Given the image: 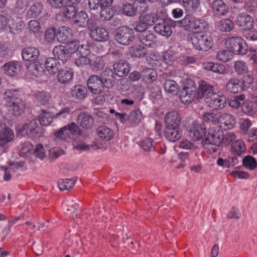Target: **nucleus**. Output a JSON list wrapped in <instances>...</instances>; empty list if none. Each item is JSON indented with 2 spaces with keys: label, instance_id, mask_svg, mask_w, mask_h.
Listing matches in <instances>:
<instances>
[{
  "label": "nucleus",
  "instance_id": "6e6552de",
  "mask_svg": "<svg viewBox=\"0 0 257 257\" xmlns=\"http://www.w3.org/2000/svg\"><path fill=\"white\" fill-rule=\"evenodd\" d=\"M218 125L220 128L224 130L233 128L235 124V117L233 115L227 113H218Z\"/></svg>",
  "mask_w": 257,
  "mask_h": 257
},
{
  "label": "nucleus",
  "instance_id": "864d4df0",
  "mask_svg": "<svg viewBox=\"0 0 257 257\" xmlns=\"http://www.w3.org/2000/svg\"><path fill=\"white\" fill-rule=\"evenodd\" d=\"M130 53L136 57H143L147 53V50L141 45H137L131 47Z\"/></svg>",
  "mask_w": 257,
  "mask_h": 257
},
{
  "label": "nucleus",
  "instance_id": "f8f14e48",
  "mask_svg": "<svg viewBox=\"0 0 257 257\" xmlns=\"http://www.w3.org/2000/svg\"><path fill=\"white\" fill-rule=\"evenodd\" d=\"M166 16L165 12L163 11H157L156 14L150 13L140 17V20L142 21L144 24L149 28L150 26H153L156 21L159 19H165Z\"/></svg>",
  "mask_w": 257,
  "mask_h": 257
},
{
  "label": "nucleus",
  "instance_id": "1a4fd4ad",
  "mask_svg": "<svg viewBox=\"0 0 257 257\" xmlns=\"http://www.w3.org/2000/svg\"><path fill=\"white\" fill-rule=\"evenodd\" d=\"M9 111L13 115L19 116L23 114L26 108L25 101L22 98H17L13 102L6 103Z\"/></svg>",
  "mask_w": 257,
  "mask_h": 257
},
{
  "label": "nucleus",
  "instance_id": "4be33fe9",
  "mask_svg": "<svg viewBox=\"0 0 257 257\" xmlns=\"http://www.w3.org/2000/svg\"><path fill=\"white\" fill-rule=\"evenodd\" d=\"M53 53L55 58L61 62L62 65L70 57L66 48L62 45L55 46L53 50Z\"/></svg>",
  "mask_w": 257,
  "mask_h": 257
},
{
  "label": "nucleus",
  "instance_id": "f03ea898",
  "mask_svg": "<svg viewBox=\"0 0 257 257\" xmlns=\"http://www.w3.org/2000/svg\"><path fill=\"white\" fill-rule=\"evenodd\" d=\"M188 40L197 50L206 51L212 46L211 38L201 33H193L188 36Z\"/></svg>",
  "mask_w": 257,
  "mask_h": 257
},
{
  "label": "nucleus",
  "instance_id": "393cba45",
  "mask_svg": "<svg viewBox=\"0 0 257 257\" xmlns=\"http://www.w3.org/2000/svg\"><path fill=\"white\" fill-rule=\"evenodd\" d=\"M61 62L56 58L49 57L45 62L46 68L51 74H55L61 69Z\"/></svg>",
  "mask_w": 257,
  "mask_h": 257
},
{
  "label": "nucleus",
  "instance_id": "338daca9",
  "mask_svg": "<svg viewBox=\"0 0 257 257\" xmlns=\"http://www.w3.org/2000/svg\"><path fill=\"white\" fill-rule=\"evenodd\" d=\"M243 36L247 40H257V31L254 29H248L243 31Z\"/></svg>",
  "mask_w": 257,
  "mask_h": 257
},
{
  "label": "nucleus",
  "instance_id": "dca6fc26",
  "mask_svg": "<svg viewBox=\"0 0 257 257\" xmlns=\"http://www.w3.org/2000/svg\"><path fill=\"white\" fill-rule=\"evenodd\" d=\"M77 123L85 129L91 128L94 120L92 116L87 112H82L79 113L77 118Z\"/></svg>",
  "mask_w": 257,
  "mask_h": 257
},
{
  "label": "nucleus",
  "instance_id": "e433bc0d",
  "mask_svg": "<svg viewBox=\"0 0 257 257\" xmlns=\"http://www.w3.org/2000/svg\"><path fill=\"white\" fill-rule=\"evenodd\" d=\"M57 79L61 83L65 84L69 82L72 79L73 73L70 69H61L58 71Z\"/></svg>",
  "mask_w": 257,
  "mask_h": 257
},
{
  "label": "nucleus",
  "instance_id": "7ed1b4c3",
  "mask_svg": "<svg viewBox=\"0 0 257 257\" xmlns=\"http://www.w3.org/2000/svg\"><path fill=\"white\" fill-rule=\"evenodd\" d=\"M226 45L228 50L235 54L244 55L247 53L246 43L241 37L229 38L227 40Z\"/></svg>",
  "mask_w": 257,
  "mask_h": 257
},
{
  "label": "nucleus",
  "instance_id": "2f4dec72",
  "mask_svg": "<svg viewBox=\"0 0 257 257\" xmlns=\"http://www.w3.org/2000/svg\"><path fill=\"white\" fill-rule=\"evenodd\" d=\"M113 73L109 68H106L100 74V77L105 84V87L110 88L114 84Z\"/></svg>",
  "mask_w": 257,
  "mask_h": 257
},
{
  "label": "nucleus",
  "instance_id": "5701e85b",
  "mask_svg": "<svg viewBox=\"0 0 257 257\" xmlns=\"http://www.w3.org/2000/svg\"><path fill=\"white\" fill-rule=\"evenodd\" d=\"M162 20V22L156 24L154 28V30L157 33L163 36L168 37L172 34L171 26L167 21H165L164 19Z\"/></svg>",
  "mask_w": 257,
  "mask_h": 257
},
{
  "label": "nucleus",
  "instance_id": "ea45409f",
  "mask_svg": "<svg viewBox=\"0 0 257 257\" xmlns=\"http://www.w3.org/2000/svg\"><path fill=\"white\" fill-rule=\"evenodd\" d=\"M55 115H52L46 110H41L39 115V123L41 125H49L53 121Z\"/></svg>",
  "mask_w": 257,
  "mask_h": 257
},
{
  "label": "nucleus",
  "instance_id": "774afa93",
  "mask_svg": "<svg viewBox=\"0 0 257 257\" xmlns=\"http://www.w3.org/2000/svg\"><path fill=\"white\" fill-rule=\"evenodd\" d=\"M179 147L183 149L193 150L196 149L197 147L190 141L187 139H183L180 143Z\"/></svg>",
  "mask_w": 257,
  "mask_h": 257
},
{
  "label": "nucleus",
  "instance_id": "58836bf2",
  "mask_svg": "<svg viewBox=\"0 0 257 257\" xmlns=\"http://www.w3.org/2000/svg\"><path fill=\"white\" fill-rule=\"evenodd\" d=\"M86 88L81 85H75L71 90V94L73 97L77 99H83L87 94Z\"/></svg>",
  "mask_w": 257,
  "mask_h": 257
},
{
  "label": "nucleus",
  "instance_id": "5fc2aeb1",
  "mask_svg": "<svg viewBox=\"0 0 257 257\" xmlns=\"http://www.w3.org/2000/svg\"><path fill=\"white\" fill-rule=\"evenodd\" d=\"M100 18L101 20L106 21L111 19L114 15L113 11L109 7H103L101 8Z\"/></svg>",
  "mask_w": 257,
  "mask_h": 257
},
{
  "label": "nucleus",
  "instance_id": "a878e982",
  "mask_svg": "<svg viewBox=\"0 0 257 257\" xmlns=\"http://www.w3.org/2000/svg\"><path fill=\"white\" fill-rule=\"evenodd\" d=\"M226 88L230 93L240 92L243 89V82L236 78L231 79L226 84Z\"/></svg>",
  "mask_w": 257,
  "mask_h": 257
},
{
  "label": "nucleus",
  "instance_id": "de8ad7c7",
  "mask_svg": "<svg viewBox=\"0 0 257 257\" xmlns=\"http://www.w3.org/2000/svg\"><path fill=\"white\" fill-rule=\"evenodd\" d=\"M74 179H61L58 181V186L60 190L64 191L72 188L75 184Z\"/></svg>",
  "mask_w": 257,
  "mask_h": 257
},
{
  "label": "nucleus",
  "instance_id": "f704fd0d",
  "mask_svg": "<svg viewBox=\"0 0 257 257\" xmlns=\"http://www.w3.org/2000/svg\"><path fill=\"white\" fill-rule=\"evenodd\" d=\"M114 72L118 76L123 77L126 75L129 71V66L127 63L124 61H121L113 64Z\"/></svg>",
  "mask_w": 257,
  "mask_h": 257
},
{
  "label": "nucleus",
  "instance_id": "cd10ccee",
  "mask_svg": "<svg viewBox=\"0 0 257 257\" xmlns=\"http://www.w3.org/2000/svg\"><path fill=\"white\" fill-rule=\"evenodd\" d=\"M72 37V30L68 27L62 26L58 31L57 38L59 42L66 43L71 40Z\"/></svg>",
  "mask_w": 257,
  "mask_h": 257
},
{
  "label": "nucleus",
  "instance_id": "603ef678",
  "mask_svg": "<svg viewBox=\"0 0 257 257\" xmlns=\"http://www.w3.org/2000/svg\"><path fill=\"white\" fill-rule=\"evenodd\" d=\"M243 166L250 170H254L257 166L255 159L251 156H247L242 160Z\"/></svg>",
  "mask_w": 257,
  "mask_h": 257
},
{
  "label": "nucleus",
  "instance_id": "b1692460",
  "mask_svg": "<svg viewBox=\"0 0 257 257\" xmlns=\"http://www.w3.org/2000/svg\"><path fill=\"white\" fill-rule=\"evenodd\" d=\"M179 3L189 13H194L199 8L200 0H179Z\"/></svg>",
  "mask_w": 257,
  "mask_h": 257
},
{
  "label": "nucleus",
  "instance_id": "a18cd8bd",
  "mask_svg": "<svg viewBox=\"0 0 257 257\" xmlns=\"http://www.w3.org/2000/svg\"><path fill=\"white\" fill-rule=\"evenodd\" d=\"M164 88L166 92L171 95H176L178 93V85L175 81L166 80L164 84Z\"/></svg>",
  "mask_w": 257,
  "mask_h": 257
},
{
  "label": "nucleus",
  "instance_id": "412c9836",
  "mask_svg": "<svg viewBox=\"0 0 257 257\" xmlns=\"http://www.w3.org/2000/svg\"><path fill=\"white\" fill-rule=\"evenodd\" d=\"M211 8L216 16H224L228 12V7L222 0H214L211 3Z\"/></svg>",
  "mask_w": 257,
  "mask_h": 257
},
{
  "label": "nucleus",
  "instance_id": "6e6d98bb",
  "mask_svg": "<svg viewBox=\"0 0 257 257\" xmlns=\"http://www.w3.org/2000/svg\"><path fill=\"white\" fill-rule=\"evenodd\" d=\"M241 109L243 113L248 115H253L256 112L254 104L251 101L244 102L242 105Z\"/></svg>",
  "mask_w": 257,
  "mask_h": 257
},
{
  "label": "nucleus",
  "instance_id": "69168bd1",
  "mask_svg": "<svg viewBox=\"0 0 257 257\" xmlns=\"http://www.w3.org/2000/svg\"><path fill=\"white\" fill-rule=\"evenodd\" d=\"M240 131L243 134H247L248 128L251 126V121L248 118H242L240 120Z\"/></svg>",
  "mask_w": 257,
  "mask_h": 257
},
{
  "label": "nucleus",
  "instance_id": "bf43d9fd",
  "mask_svg": "<svg viewBox=\"0 0 257 257\" xmlns=\"http://www.w3.org/2000/svg\"><path fill=\"white\" fill-rule=\"evenodd\" d=\"M155 144L151 138H146L141 143V147L145 151H152L155 149Z\"/></svg>",
  "mask_w": 257,
  "mask_h": 257
},
{
  "label": "nucleus",
  "instance_id": "c03bdc74",
  "mask_svg": "<svg viewBox=\"0 0 257 257\" xmlns=\"http://www.w3.org/2000/svg\"><path fill=\"white\" fill-rule=\"evenodd\" d=\"M217 29L222 32H229L234 27V24L229 19H223L217 24Z\"/></svg>",
  "mask_w": 257,
  "mask_h": 257
},
{
  "label": "nucleus",
  "instance_id": "72a5a7b5",
  "mask_svg": "<svg viewBox=\"0 0 257 257\" xmlns=\"http://www.w3.org/2000/svg\"><path fill=\"white\" fill-rule=\"evenodd\" d=\"M139 38L143 44L150 47L154 43L156 36L152 32L146 31L140 33Z\"/></svg>",
  "mask_w": 257,
  "mask_h": 257
},
{
  "label": "nucleus",
  "instance_id": "ddd939ff",
  "mask_svg": "<svg viewBox=\"0 0 257 257\" xmlns=\"http://www.w3.org/2000/svg\"><path fill=\"white\" fill-rule=\"evenodd\" d=\"M235 23L239 29L244 31L246 29L252 28L253 26L252 18L246 13L238 15L236 18Z\"/></svg>",
  "mask_w": 257,
  "mask_h": 257
},
{
  "label": "nucleus",
  "instance_id": "0e129e2a",
  "mask_svg": "<svg viewBox=\"0 0 257 257\" xmlns=\"http://www.w3.org/2000/svg\"><path fill=\"white\" fill-rule=\"evenodd\" d=\"M71 114V108L66 106L62 108L58 112L56 113L54 117L60 119H64L67 117Z\"/></svg>",
  "mask_w": 257,
  "mask_h": 257
},
{
  "label": "nucleus",
  "instance_id": "13d9d810",
  "mask_svg": "<svg viewBox=\"0 0 257 257\" xmlns=\"http://www.w3.org/2000/svg\"><path fill=\"white\" fill-rule=\"evenodd\" d=\"M142 117V112L139 110H135L131 112L128 120L131 123L138 124L140 122Z\"/></svg>",
  "mask_w": 257,
  "mask_h": 257
},
{
  "label": "nucleus",
  "instance_id": "79ce46f5",
  "mask_svg": "<svg viewBox=\"0 0 257 257\" xmlns=\"http://www.w3.org/2000/svg\"><path fill=\"white\" fill-rule=\"evenodd\" d=\"M231 150L236 155L240 156L246 151V147L243 141L238 140L231 145Z\"/></svg>",
  "mask_w": 257,
  "mask_h": 257
},
{
  "label": "nucleus",
  "instance_id": "680f3d73",
  "mask_svg": "<svg viewBox=\"0 0 257 257\" xmlns=\"http://www.w3.org/2000/svg\"><path fill=\"white\" fill-rule=\"evenodd\" d=\"M218 113L213 112H206L203 115V119L206 122H212L213 123H218Z\"/></svg>",
  "mask_w": 257,
  "mask_h": 257
},
{
  "label": "nucleus",
  "instance_id": "2eb2a0df",
  "mask_svg": "<svg viewBox=\"0 0 257 257\" xmlns=\"http://www.w3.org/2000/svg\"><path fill=\"white\" fill-rule=\"evenodd\" d=\"M166 128L180 127L181 117L177 111L167 112L165 116Z\"/></svg>",
  "mask_w": 257,
  "mask_h": 257
},
{
  "label": "nucleus",
  "instance_id": "3c124183",
  "mask_svg": "<svg viewBox=\"0 0 257 257\" xmlns=\"http://www.w3.org/2000/svg\"><path fill=\"white\" fill-rule=\"evenodd\" d=\"M234 69L238 75H242L246 73L248 71V66L246 63L241 60H238L234 62Z\"/></svg>",
  "mask_w": 257,
  "mask_h": 257
},
{
  "label": "nucleus",
  "instance_id": "49530a36",
  "mask_svg": "<svg viewBox=\"0 0 257 257\" xmlns=\"http://www.w3.org/2000/svg\"><path fill=\"white\" fill-rule=\"evenodd\" d=\"M33 146L29 142H25L19 146L20 155L23 157H28L33 150Z\"/></svg>",
  "mask_w": 257,
  "mask_h": 257
},
{
  "label": "nucleus",
  "instance_id": "0eeeda50",
  "mask_svg": "<svg viewBox=\"0 0 257 257\" xmlns=\"http://www.w3.org/2000/svg\"><path fill=\"white\" fill-rule=\"evenodd\" d=\"M205 102L210 108L215 110H220L225 106L226 99L223 95H219L214 93H211L210 97L207 98Z\"/></svg>",
  "mask_w": 257,
  "mask_h": 257
},
{
  "label": "nucleus",
  "instance_id": "7c9ffc66",
  "mask_svg": "<svg viewBox=\"0 0 257 257\" xmlns=\"http://www.w3.org/2000/svg\"><path fill=\"white\" fill-rule=\"evenodd\" d=\"M182 135V131L180 127L166 128L165 132L166 138L172 142L179 140L181 137Z\"/></svg>",
  "mask_w": 257,
  "mask_h": 257
},
{
  "label": "nucleus",
  "instance_id": "39448f33",
  "mask_svg": "<svg viewBox=\"0 0 257 257\" xmlns=\"http://www.w3.org/2000/svg\"><path fill=\"white\" fill-rule=\"evenodd\" d=\"M80 134L79 127L74 122H71L62 127L55 133V136L57 139L66 140L71 138L74 135Z\"/></svg>",
  "mask_w": 257,
  "mask_h": 257
},
{
  "label": "nucleus",
  "instance_id": "f3484780",
  "mask_svg": "<svg viewBox=\"0 0 257 257\" xmlns=\"http://www.w3.org/2000/svg\"><path fill=\"white\" fill-rule=\"evenodd\" d=\"M21 64L18 61H10L4 65V73L6 75L14 77L20 72Z\"/></svg>",
  "mask_w": 257,
  "mask_h": 257
},
{
  "label": "nucleus",
  "instance_id": "c85d7f7f",
  "mask_svg": "<svg viewBox=\"0 0 257 257\" xmlns=\"http://www.w3.org/2000/svg\"><path fill=\"white\" fill-rule=\"evenodd\" d=\"M195 88L185 87L181 91L180 98L183 103H188L192 101L195 95Z\"/></svg>",
  "mask_w": 257,
  "mask_h": 257
},
{
  "label": "nucleus",
  "instance_id": "a211bd4d",
  "mask_svg": "<svg viewBox=\"0 0 257 257\" xmlns=\"http://www.w3.org/2000/svg\"><path fill=\"white\" fill-rule=\"evenodd\" d=\"M22 55L23 59L30 63L38 60L40 53L38 49L31 47L24 48L22 52Z\"/></svg>",
  "mask_w": 257,
  "mask_h": 257
},
{
  "label": "nucleus",
  "instance_id": "052dcab7",
  "mask_svg": "<svg viewBox=\"0 0 257 257\" xmlns=\"http://www.w3.org/2000/svg\"><path fill=\"white\" fill-rule=\"evenodd\" d=\"M63 9V14L65 18L73 20L77 13L75 7L72 5H67Z\"/></svg>",
  "mask_w": 257,
  "mask_h": 257
},
{
  "label": "nucleus",
  "instance_id": "c756f323",
  "mask_svg": "<svg viewBox=\"0 0 257 257\" xmlns=\"http://www.w3.org/2000/svg\"><path fill=\"white\" fill-rule=\"evenodd\" d=\"M73 23L77 27H85L87 25L89 18L86 13L83 11L77 12L73 19Z\"/></svg>",
  "mask_w": 257,
  "mask_h": 257
},
{
  "label": "nucleus",
  "instance_id": "09e8293b",
  "mask_svg": "<svg viewBox=\"0 0 257 257\" xmlns=\"http://www.w3.org/2000/svg\"><path fill=\"white\" fill-rule=\"evenodd\" d=\"M43 9V6L41 3H35L33 4L30 7L29 11L28 12V16L30 18H33L38 16Z\"/></svg>",
  "mask_w": 257,
  "mask_h": 257
},
{
  "label": "nucleus",
  "instance_id": "a19ab883",
  "mask_svg": "<svg viewBox=\"0 0 257 257\" xmlns=\"http://www.w3.org/2000/svg\"><path fill=\"white\" fill-rule=\"evenodd\" d=\"M157 73L152 69H144L141 72V78L147 83H151L156 79Z\"/></svg>",
  "mask_w": 257,
  "mask_h": 257
},
{
  "label": "nucleus",
  "instance_id": "20e7f679",
  "mask_svg": "<svg viewBox=\"0 0 257 257\" xmlns=\"http://www.w3.org/2000/svg\"><path fill=\"white\" fill-rule=\"evenodd\" d=\"M18 131L30 138L36 137L41 133L42 127L36 119L28 120L24 124L18 126Z\"/></svg>",
  "mask_w": 257,
  "mask_h": 257
},
{
  "label": "nucleus",
  "instance_id": "aec40b11",
  "mask_svg": "<svg viewBox=\"0 0 257 257\" xmlns=\"http://www.w3.org/2000/svg\"><path fill=\"white\" fill-rule=\"evenodd\" d=\"M8 26L12 33L18 34L23 30L25 23L21 18L15 17L9 20Z\"/></svg>",
  "mask_w": 257,
  "mask_h": 257
},
{
  "label": "nucleus",
  "instance_id": "37998d69",
  "mask_svg": "<svg viewBox=\"0 0 257 257\" xmlns=\"http://www.w3.org/2000/svg\"><path fill=\"white\" fill-rule=\"evenodd\" d=\"M20 98V94L17 89H7L4 93V99L6 101V103L13 102L15 99Z\"/></svg>",
  "mask_w": 257,
  "mask_h": 257
},
{
  "label": "nucleus",
  "instance_id": "9d476101",
  "mask_svg": "<svg viewBox=\"0 0 257 257\" xmlns=\"http://www.w3.org/2000/svg\"><path fill=\"white\" fill-rule=\"evenodd\" d=\"M14 133L10 127L5 125L0 128V146L3 148L4 152H7V144L14 140Z\"/></svg>",
  "mask_w": 257,
  "mask_h": 257
},
{
  "label": "nucleus",
  "instance_id": "4c0bfd02",
  "mask_svg": "<svg viewBox=\"0 0 257 257\" xmlns=\"http://www.w3.org/2000/svg\"><path fill=\"white\" fill-rule=\"evenodd\" d=\"M35 101L40 105L48 104L51 101L50 94L44 91L36 92L34 95Z\"/></svg>",
  "mask_w": 257,
  "mask_h": 257
},
{
  "label": "nucleus",
  "instance_id": "4468645a",
  "mask_svg": "<svg viewBox=\"0 0 257 257\" xmlns=\"http://www.w3.org/2000/svg\"><path fill=\"white\" fill-rule=\"evenodd\" d=\"M88 29L90 32V36L94 40L104 42L108 40L109 33L103 27H97L92 29L90 26H88Z\"/></svg>",
  "mask_w": 257,
  "mask_h": 257
},
{
  "label": "nucleus",
  "instance_id": "f257e3e1",
  "mask_svg": "<svg viewBox=\"0 0 257 257\" xmlns=\"http://www.w3.org/2000/svg\"><path fill=\"white\" fill-rule=\"evenodd\" d=\"M189 133L190 137L194 141H198L202 140L201 144L203 146L205 145H211L218 147L223 140V135L221 131H216L213 128L208 131L207 136L206 134V128L204 124H200L196 121H194L187 127Z\"/></svg>",
  "mask_w": 257,
  "mask_h": 257
},
{
  "label": "nucleus",
  "instance_id": "c9c22d12",
  "mask_svg": "<svg viewBox=\"0 0 257 257\" xmlns=\"http://www.w3.org/2000/svg\"><path fill=\"white\" fill-rule=\"evenodd\" d=\"M208 27V24L204 20L194 17L192 21L191 29L195 31V33H200L207 29Z\"/></svg>",
  "mask_w": 257,
  "mask_h": 257
},
{
  "label": "nucleus",
  "instance_id": "bb28decb",
  "mask_svg": "<svg viewBox=\"0 0 257 257\" xmlns=\"http://www.w3.org/2000/svg\"><path fill=\"white\" fill-rule=\"evenodd\" d=\"M199 84L198 89L199 97H204L206 100L207 98L210 97L211 93H214L213 92L212 86L209 85L205 81H200Z\"/></svg>",
  "mask_w": 257,
  "mask_h": 257
},
{
  "label": "nucleus",
  "instance_id": "423d86ee",
  "mask_svg": "<svg viewBox=\"0 0 257 257\" xmlns=\"http://www.w3.org/2000/svg\"><path fill=\"white\" fill-rule=\"evenodd\" d=\"M134 38L135 35L133 30L127 26L119 28L115 36L116 41L123 45H129Z\"/></svg>",
  "mask_w": 257,
  "mask_h": 257
},
{
  "label": "nucleus",
  "instance_id": "473e14b6",
  "mask_svg": "<svg viewBox=\"0 0 257 257\" xmlns=\"http://www.w3.org/2000/svg\"><path fill=\"white\" fill-rule=\"evenodd\" d=\"M98 136L104 141L111 140L114 137V132L112 130L106 126H99L97 130Z\"/></svg>",
  "mask_w": 257,
  "mask_h": 257
},
{
  "label": "nucleus",
  "instance_id": "e2e57ef3",
  "mask_svg": "<svg viewBox=\"0 0 257 257\" xmlns=\"http://www.w3.org/2000/svg\"><path fill=\"white\" fill-rule=\"evenodd\" d=\"M66 43L67 44L66 49L69 52L70 56L75 52L77 53L79 46L80 45L79 41L77 40H70Z\"/></svg>",
  "mask_w": 257,
  "mask_h": 257
},
{
  "label": "nucleus",
  "instance_id": "6ab92c4d",
  "mask_svg": "<svg viewBox=\"0 0 257 257\" xmlns=\"http://www.w3.org/2000/svg\"><path fill=\"white\" fill-rule=\"evenodd\" d=\"M26 66L28 72L34 77L41 76L45 71L43 64L40 63L38 60L27 64Z\"/></svg>",
  "mask_w": 257,
  "mask_h": 257
},
{
  "label": "nucleus",
  "instance_id": "9b49d317",
  "mask_svg": "<svg viewBox=\"0 0 257 257\" xmlns=\"http://www.w3.org/2000/svg\"><path fill=\"white\" fill-rule=\"evenodd\" d=\"M87 86L89 90L93 94H100L104 87L105 84L99 76L92 75L87 80Z\"/></svg>",
  "mask_w": 257,
  "mask_h": 257
},
{
  "label": "nucleus",
  "instance_id": "4d7b16f0",
  "mask_svg": "<svg viewBox=\"0 0 257 257\" xmlns=\"http://www.w3.org/2000/svg\"><path fill=\"white\" fill-rule=\"evenodd\" d=\"M232 55L228 50H219L216 55V58L223 62H227L232 58Z\"/></svg>",
  "mask_w": 257,
  "mask_h": 257
},
{
  "label": "nucleus",
  "instance_id": "8fccbe9b",
  "mask_svg": "<svg viewBox=\"0 0 257 257\" xmlns=\"http://www.w3.org/2000/svg\"><path fill=\"white\" fill-rule=\"evenodd\" d=\"M90 65L93 71H98L104 67L105 63L101 57L97 56L90 60Z\"/></svg>",
  "mask_w": 257,
  "mask_h": 257
}]
</instances>
